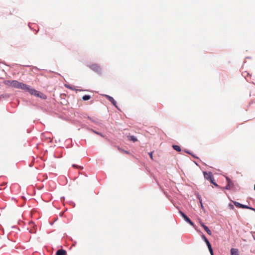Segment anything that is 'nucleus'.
Masks as SVG:
<instances>
[{
	"label": "nucleus",
	"mask_w": 255,
	"mask_h": 255,
	"mask_svg": "<svg viewBox=\"0 0 255 255\" xmlns=\"http://www.w3.org/2000/svg\"><path fill=\"white\" fill-rule=\"evenodd\" d=\"M8 85L12 87L21 89L23 90L29 92L31 95H34V96L40 97L43 99L46 98V96L42 93H40L35 89L31 88L29 86H28L22 83L19 82L16 80H13L11 81H7Z\"/></svg>",
	"instance_id": "1"
},
{
	"label": "nucleus",
	"mask_w": 255,
	"mask_h": 255,
	"mask_svg": "<svg viewBox=\"0 0 255 255\" xmlns=\"http://www.w3.org/2000/svg\"><path fill=\"white\" fill-rule=\"evenodd\" d=\"M89 67L94 72L98 73L101 74V68L100 66V65L96 63H93L91 64L89 66Z\"/></svg>",
	"instance_id": "2"
},
{
	"label": "nucleus",
	"mask_w": 255,
	"mask_h": 255,
	"mask_svg": "<svg viewBox=\"0 0 255 255\" xmlns=\"http://www.w3.org/2000/svg\"><path fill=\"white\" fill-rule=\"evenodd\" d=\"M204 177V178L208 180H212V179L214 178L213 174L211 172H203Z\"/></svg>",
	"instance_id": "3"
},
{
	"label": "nucleus",
	"mask_w": 255,
	"mask_h": 255,
	"mask_svg": "<svg viewBox=\"0 0 255 255\" xmlns=\"http://www.w3.org/2000/svg\"><path fill=\"white\" fill-rule=\"evenodd\" d=\"M234 204L237 207L242 208H244V209H251V210H255V209H254L253 208H250V207H248V206H247L246 205L241 204H240V203H239V202H234Z\"/></svg>",
	"instance_id": "4"
},
{
	"label": "nucleus",
	"mask_w": 255,
	"mask_h": 255,
	"mask_svg": "<svg viewBox=\"0 0 255 255\" xmlns=\"http://www.w3.org/2000/svg\"><path fill=\"white\" fill-rule=\"evenodd\" d=\"M226 179L228 182V184L226 186L225 188L226 189H230L233 186V184L232 183L231 180L228 177H226Z\"/></svg>",
	"instance_id": "5"
},
{
	"label": "nucleus",
	"mask_w": 255,
	"mask_h": 255,
	"mask_svg": "<svg viewBox=\"0 0 255 255\" xmlns=\"http://www.w3.org/2000/svg\"><path fill=\"white\" fill-rule=\"evenodd\" d=\"M106 97L115 107H117V103L113 97L108 95H106Z\"/></svg>",
	"instance_id": "6"
},
{
	"label": "nucleus",
	"mask_w": 255,
	"mask_h": 255,
	"mask_svg": "<svg viewBox=\"0 0 255 255\" xmlns=\"http://www.w3.org/2000/svg\"><path fill=\"white\" fill-rule=\"evenodd\" d=\"M67 253L64 250H58L56 254V255H66Z\"/></svg>",
	"instance_id": "7"
},
{
	"label": "nucleus",
	"mask_w": 255,
	"mask_h": 255,
	"mask_svg": "<svg viewBox=\"0 0 255 255\" xmlns=\"http://www.w3.org/2000/svg\"><path fill=\"white\" fill-rule=\"evenodd\" d=\"M231 255H239L238 250L232 248L231 250Z\"/></svg>",
	"instance_id": "8"
},
{
	"label": "nucleus",
	"mask_w": 255,
	"mask_h": 255,
	"mask_svg": "<svg viewBox=\"0 0 255 255\" xmlns=\"http://www.w3.org/2000/svg\"><path fill=\"white\" fill-rule=\"evenodd\" d=\"M187 222H188L190 225H192V226H193L194 225V224L192 222V221L187 217H185V218L184 219Z\"/></svg>",
	"instance_id": "9"
},
{
	"label": "nucleus",
	"mask_w": 255,
	"mask_h": 255,
	"mask_svg": "<svg viewBox=\"0 0 255 255\" xmlns=\"http://www.w3.org/2000/svg\"><path fill=\"white\" fill-rule=\"evenodd\" d=\"M172 147L173 148V149L174 150H176L177 151H181V148H180V147L179 145H172Z\"/></svg>",
	"instance_id": "10"
},
{
	"label": "nucleus",
	"mask_w": 255,
	"mask_h": 255,
	"mask_svg": "<svg viewBox=\"0 0 255 255\" xmlns=\"http://www.w3.org/2000/svg\"><path fill=\"white\" fill-rule=\"evenodd\" d=\"M204 229L206 231V232L207 233V234L209 235H211L212 232L210 231V230L208 228V227L206 226L204 227Z\"/></svg>",
	"instance_id": "11"
},
{
	"label": "nucleus",
	"mask_w": 255,
	"mask_h": 255,
	"mask_svg": "<svg viewBox=\"0 0 255 255\" xmlns=\"http://www.w3.org/2000/svg\"><path fill=\"white\" fill-rule=\"evenodd\" d=\"M91 96L90 95H86L83 96L82 99L84 101H87L90 99Z\"/></svg>",
	"instance_id": "12"
},
{
	"label": "nucleus",
	"mask_w": 255,
	"mask_h": 255,
	"mask_svg": "<svg viewBox=\"0 0 255 255\" xmlns=\"http://www.w3.org/2000/svg\"><path fill=\"white\" fill-rule=\"evenodd\" d=\"M129 139L133 142H135L137 140V138L133 135L130 136L129 137Z\"/></svg>",
	"instance_id": "13"
},
{
	"label": "nucleus",
	"mask_w": 255,
	"mask_h": 255,
	"mask_svg": "<svg viewBox=\"0 0 255 255\" xmlns=\"http://www.w3.org/2000/svg\"><path fill=\"white\" fill-rule=\"evenodd\" d=\"M205 242L206 243V244L208 248V249L212 248L211 245L210 243V242H209V241L208 240V239H206V241Z\"/></svg>",
	"instance_id": "14"
},
{
	"label": "nucleus",
	"mask_w": 255,
	"mask_h": 255,
	"mask_svg": "<svg viewBox=\"0 0 255 255\" xmlns=\"http://www.w3.org/2000/svg\"><path fill=\"white\" fill-rule=\"evenodd\" d=\"M119 150L121 151V152H124L125 153H126V154H129V152L128 151H126L123 149H121L120 148H118Z\"/></svg>",
	"instance_id": "15"
},
{
	"label": "nucleus",
	"mask_w": 255,
	"mask_h": 255,
	"mask_svg": "<svg viewBox=\"0 0 255 255\" xmlns=\"http://www.w3.org/2000/svg\"><path fill=\"white\" fill-rule=\"evenodd\" d=\"M214 178L212 179V180L210 181V182L211 183H212L213 184H214L215 186L216 187H218V185L217 184H216L215 182H214Z\"/></svg>",
	"instance_id": "16"
},
{
	"label": "nucleus",
	"mask_w": 255,
	"mask_h": 255,
	"mask_svg": "<svg viewBox=\"0 0 255 255\" xmlns=\"http://www.w3.org/2000/svg\"><path fill=\"white\" fill-rule=\"evenodd\" d=\"M180 213L181 215V216H182V217L184 219L185 217H186L187 216L184 214L183 213V212H182L181 211H180Z\"/></svg>",
	"instance_id": "17"
},
{
	"label": "nucleus",
	"mask_w": 255,
	"mask_h": 255,
	"mask_svg": "<svg viewBox=\"0 0 255 255\" xmlns=\"http://www.w3.org/2000/svg\"><path fill=\"white\" fill-rule=\"evenodd\" d=\"M72 166L74 167H76V168H80V169H82L83 167H81V166H78L75 164H73L72 165Z\"/></svg>",
	"instance_id": "18"
},
{
	"label": "nucleus",
	"mask_w": 255,
	"mask_h": 255,
	"mask_svg": "<svg viewBox=\"0 0 255 255\" xmlns=\"http://www.w3.org/2000/svg\"><path fill=\"white\" fill-rule=\"evenodd\" d=\"M209 252L211 255H213V251L212 248L209 249Z\"/></svg>",
	"instance_id": "19"
},
{
	"label": "nucleus",
	"mask_w": 255,
	"mask_h": 255,
	"mask_svg": "<svg viewBox=\"0 0 255 255\" xmlns=\"http://www.w3.org/2000/svg\"><path fill=\"white\" fill-rule=\"evenodd\" d=\"M148 154H149V156H150V158H151V159H153L152 152H149V153H148Z\"/></svg>",
	"instance_id": "20"
},
{
	"label": "nucleus",
	"mask_w": 255,
	"mask_h": 255,
	"mask_svg": "<svg viewBox=\"0 0 255 255\" xmlns=\"http://www.w3.org/2000/svg\"><path fill=\"white\" fill-rule=\"evenodd\" d=\"M202 238L204 240L205 242L206 241V239H207L204 235H202Z\"/></svg>",
	"instance_id": "21"
},
{
	"label": "nucleus",
	"mask_w": 255,
	"mask_h": 255,
	"mask_svg": "<svg viewBox=\"0 0 255 255\" xmlns=\"http://www.w3.org/2000/svg\"><path fill=\"white\" fill-rule=\"evenodd\" d=\"M93 131L95 133H96L97 134H99V135H100L101 136H102V134L99 133V132H98L95 131L94 130H93Z\"/></svg>",
	"instance_id": "22"
},
{
	"label": "nucleus",
	"mask_w": 255,
	"mask_h": 255,
	"mask_svg": "<svg viewBox=\"0 0 255 255\" xmlns=\"http://www.w3.org/2000/svg\"><path fill=\"white\" fill-rule=\"evenodd\" d=\"M200 225L203 227L204 228V226H205V225L202 222L200 223Z\"/></svg>",
	"instance_id": "23"
},
{
	"label": "nucleus",
	"mask_w": 255,
	"mask_h": 255,
	"mask_svg": "<svg viewBox=\"0 0 255 255\" xmlns=\"http://www.w3.org/2000/svg\"><path fill=\"white\" fill-rule=\"evenodd\" d=\"M233 208H234L233 205H232V206H231V208H232V209H233Z\"/></svg>",
	"instance_id": "24"
},
{
	"label": "nucleus",
	"mask_w": 255,
	"mask_h": 255,
	"mask_svg": "<svg viewBox=\"0 0 255 255\" xmlns=\"http://www.w3.org/2000/svg\"><path fill=\"white\" fill-rule=\"evenodd\" d=\"M254 190H255V186H254Z\"/></svg>",
	"instance_id": "25"
}]
</instances>
